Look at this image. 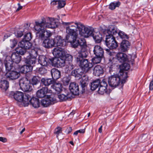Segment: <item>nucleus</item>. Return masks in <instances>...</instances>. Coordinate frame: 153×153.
<instances>
[{
  "mask_svg": "<svg viewBox=\"0 0 153 153\" xmlns=\"http://www.w3.org/2000/svg\"><path fill=\"white\" fill-rule=\"evenodd\" d=\"M66 26L65 29L67 34L66 36V39L68 42H70L72 47L76 48L80 47L81 43L86 44V41L84 38H79L78 37L77 29L79 30V34L83 37H87L89 34L87 33L91 32V31L88 29L87 27L80 23L72 22H64L63 23Z\"/></svg>",
  "mask_w": 153,
  "mask_h": 153,
  "instance_id": "1",
  "label": "nucleus"
},
{
  "mask_svg": "<svg viewBox=\"0 0 153 153\" xmlns=\"http://www.w3.org/2000/svg\"><path fill=\"white\" fill-rule=\"evenodd\" d=\"M80 45V47L76 48V50L78 52V54L76 56V61L83 72L86 73L91 70L93 65L88 59H83L84 58H86L88 54L87 44H84L83 42L81 43Z\"/></svg>",
  "mask_w": 153,
  "mask_h": 153,
  "instance_id": "2",
  "label": "nucleus"
},
{
  "mask_svg": "<svg viewBox=\"0 0 153 153\" xmlns=\"http://www.w3.org/2000/svg\"><path fill=\"white\" fill-rule=\"evenodd\" d=\"M117 33V31L113 28H111L107 30L105 43L107 46L109 48L115 49L118 46V43L114 36Z\"/></svg>",
  "mask_w": 153,
  "mask_h": 153,
  "instance_id": "3",
  "label": "nucleus"
},
{
  "mask_svg": "<svg viewBox=\"0 0 153 153\" xmlns=\"http://www.w3.org/2000/svg\"><path fill=\"white\" fill-rule=\"evenodd\" d=\"M36 25L34 28L37 32L36 33L37 36L39 39L43 40L46 38L50 37L52 35V33L49 30L45 31V27L44 25L43 22H35Z\"/></svg>",
  "mask_w": 153,
  "mask_h": 153,
  "instance_id": "4",
  "label": "nucleus"
},
{
  "mask_svg": "<svg viewBox=\"0 0 153 153\" xmlns=\"http://www.w3.org/2000/svg\"><path fill=\"white\" fill-rule=\"evenodd\" d=\"M13 95V97L16 101L22 102L24 106H28V98H30V96L27 94H25L24 95V93L21 92L17 91L15 93L13 92H11L10 95Z\"/></svg>",
  "mask_w": 153,
  "mask_h": 153,
  "instance_id": "5",
  "label": "nucleus"
},
{
  "mask_svg": "<svg viewBox=\"0 0 153 153\" xmlns=\"http://www.w3.org/2000/svg\"><path fill=\"white\" fill-rule=\"evenodd\" d=\"M19 85L21 89L24 91H31L33 90L30 81L26 78H23L20 79Z\"/></svg>",
  "mask_w": 153,
  "mask_h": 153,
  "instance_id": "6",
  "label": "nucleus"
},
{
  "mask_svg": "<svg viewBox=\"0 0 153 153\" xmlns=\"http://www.w3.org/2000/svg\"><path fill=\"white\" fill-rule=\"evenodd\" d=\"M120 78L117 74L111 75L108 78V84L111 87H116L120 84Z\"/></svg>",
  "mask_w": 153,
  "mask_h": 153,
  "instance_id": "7",
  "label": "nucleus"
},
{
  "mask_svg": "<svg viewBox=\"0 0 153 153\" xmlns=\"http://www.w3.org/2000/svg\"><path fill=\"white\" fill-rule=\"evenodd\" d=\"M43 22L44 27L48 28H55L57 27V25L53 18H48L47 20L44 18L42 19V21L41 22Z\"/></svg>",
  "mask_w": 153,
  "mask_h": 153,
  "instance_id": "8",
  "label": "nucleus"
},
{
  "mask_svg": "<svg viewBox=\"0 0 153 153\" xmlns=\"http://www.w3.org/2000/svg\"><path fill=\"white\" fill-rule=\"evenodd\" d=\"M88 29L91 31V32L87 33L89 34L88 36L87 37H84L87 38L89 36H92L93 37L94 39L95 40V42L97 43H99L101 42L102 39V35L100 34L99 32H97V33L94 32V31L93 29L90 27H88Z\"/></svg>",
  "mask_w": 153,
  "mask_h": 153,
  "instance_id": "9",
  "label": "nucleus"
},
{
  "mask_svg": "<svg viewBox=\"0 0 153 153\" xmlns=\"http://www.w3.org/2000/svg\"><path fill=\"white\" fill-rule=\"evenodd\" d=\"M52 92V91L51 90H49L47 87H43L37 91L36 96L38 98H42L46 96L50 95Z\"/></svg>",
  "mask_w": 153,
  "mask_h": 153,
  "instance_id": "10",
  "label": "nucleus"
},
{
  "mask_svg": "<svg viewBox=\"0 0 153 153\" xmlns=\"http://www.w3.org/2000/svg\"><path fill=\"white\" fill-rule=\"evenodd\" d=\"M108 84L106 81L103 79L101 81L100 80V84L99 86L98 93L101 94H103L107 92Z\"/></svg>",
  "mask_w": 153,
  "mask_h": 153,
  "instance_id": "11",
  "label": "nucleus"
},
{
  "mask_svg": "<svg viewBox=\"0 0 153 153\" xmlns=\"http://www.w3.org/2000/svg\"><path fill=\"white\" fill-rule=\"evenodd\" d=\"M57 101L55 97H51L41 101L42 105L44 107H47L49 105L56 102Z\"/></svg>",
  "mask_w": 153,
  "mask_h": 153,
  "instance_id": "12",
  "label": "nucleus"
},
{
  "mask_svg": "<svg viewBox=\"0 0 153 153\" xmlns=\"http://www.w3.org/2000/svg\"><path fill=\"white\" fill-rule=\"evenodd\" d=\"M52 53L54 56L57 57H62L65 55L64 50L60 47L54 48L53 50Z\"/></svg>",
  "mask_w": 153,
  "mask_h": 153,
  "instance_id": "13",
  "label": "nucleus"
},
{
  "mask_svg": "<svg viewBox=\"0 0 153 153\" xmlns=\"http://www.w3.org/2000/svg\"><path fill=\"white\" fill-rule=\"evenodd\" d=\"M20 75L18 72L15 71H9L5 74L7 78L9 80L16 79L18 78Z\"/></svg>",
  "mask_w": 153,
  "mask_h": 153,
  "instance_id": "14",
  "label": "nucleus"
},
{
  "mask_svg": "<svg viewBox=\"0 0 153 153\" xmlns=\"http://www.w3.org/2000/svg\"><path fill=\"white\" fill-rule=\"evenodd\" d=\"M69 89L72 93L74 95H78L79 89L78 85L74 82L71 83L69 86Z\"/></svg>",
  "mask_w": 153,
  "mask_h": 153,
  "instance_id": "15",
  "label": "nucleus"
},
{
  "mask_svg": "<svg viewBox=\"0 0 153 153\" xmlns=\"http://www.w3.org/2000/svg\"><path fill=\"white\" fill-rule=\"evenodd\" d=\"M24 58L25 59V62L28 67L31 66L32 70L33 67L36 63V59L27 56Z\"/></svg>",
  "mask_w": 153,
  "mask_h": 153,
  "instance_id": "16",
  "label": "nucleus"
},
{
  "mask_svg": "<svg viewBox=\"0 0 153 153\" xmlns=\"http://www.w3.org/2000/svg\"><path fill=\"white\" fill-rule=\"evenodd\" d=\"M38 62L39 64L43 66H47L50 63V59L44 55H40L39 56Z\"/></svg>",
  "mask_w": 153,
  "mask_h": 153,
  "instance_id": "17",
  "label": "nucleus"
},
{
  "mask_svg": "<svg viewBox=\"0 0 153 153\" xmlns=\"http://www.w3.org/2000/svg\"><path fill=\"white\" fill-rule=\"evenodd\" d=\"M93 51L94 54L96 56L104 57V51L103 49L100 46H95L94 48Z\"/></svg>",
  "mask_w": 153,
  "mask_h": 153,
  "instance_id": "18",
  "label": "nucleus"
},
{
  "mask_svg": "<svg viewBox=\"0 0 153 153\" xmlns=\"http://www.w3.org/2000/svg\"><path fill=\"white\" fill-rule=\"evenodd\" d=\"M104 72L103 67L100 65H97L95 66L93 69V74L96 76H99L102 74Z\"/></svg>",
  "mask_w": 153,
  "mask_h": 153,
  "instance_id": "19",
  "label": "nucleus"
},
{
  "mask_svg": "<svg viewBox=\"0 0 153 153\" xmlns=\"http://www.w3.org/2000/svg\"><path fill=\"white\" fill-rule=\"evenodd\" d=\"M28 101L29 102H28V105L30 103L35 108H37L39 107V100L38 98L34 97L31 98L30 96V98H28Z\"/></svg>",
  "mask_w": 153,
  "mask_h": 153,
  "instance_id": "20",
  "label": "nucleus"
},
{
  "mask_svg": "<svg viewBox=\"0 0 153 153\" xmlns=\"http://www.w3.org/2000/svg\"><path fill=\"white\" fill-rule=\"evenodd\" d=\"M116 56L118 60L121 63L125 62L128 60L127 56L124 53L119 52L117 54Z\"/></svg>",
  "mask_w": 153,
  "mask_h": 153,
  "instance_id": "21",
  "label": "nucleus"
},
{
  "mask_svg": "<svg viewBox=\"0 0 153 153\" xmlns=\"http://www.w3.org/2000/svg\"><path fill=\"white\" fill-rule=\"evenodd\" d=\"M16 69L19 70L20 72L22 73H26L32 70L31 66L28 67L26 64L21 66L19 65V67Z\"/></svg>",
  "mask_w": 153,
  "mask_h": 153,
  "instance_id": "22",
  "label": "nucleus"
},
{
  "mask_svg": "<svg viewBox=\"0 0 153 153\" xmlns=\"http://www.w3.org/2000/svg\"><path fill=\"white\" fill-rule=\"evenodd\" d=\"M19 46L23 47L26 49L29 50L32 46V44L29 41H25L22 40L19 43Z\"/></svg>",
  "mask_w": 153,
  "mask_h": 153,
  "instance_id": "23",
  "label": "nucleus"
},
{
  "mask_svg": "<svg viewBox=\"0 0 153 153\" xmlns=\"http://www.w3.org/2000/svg\"><path fill=\"white\" fill-rule=\"evenodd\" d=\"M51 74L52 79L54 80L59 79L61 75L60 71L56 68H53L51 70Z\"/></svg>",
  "mask_w": 153,
  "mask_h": 153,
  "instance_id": "24",
  "label": "nucleus"
},
{
  "mask_svg": "<svg viewBox=\"0 0 153 153\" xmlns=\"http://www.w3.org/2000/svg\"><path fill=\"white\" fill-rule=\"evenodd\" d=\"M130 46L129 42L127 40H123L120 45L121 50L123 52L127 51Z\"/></svg>",
  "mask_w": 153,
  "mask_h": 153,
  "instance_id": "25",
  "label": "nucleus"
},
{
  "mask_svg": "<svg viewBox=\"0 0 153 153\" xmlns=\"http://www.w3.org/2000/svg\"><path fill=\"white\" fill-rule=\"evenodd\" d=\"M51 87L55 90L57 93H59L62 90V85L59 82H54L53 85L51 86Z\"/></svg>",
  "mask_w": 153,
  "mask_h": 153,
  "instance_id": "26",
  "label": "nucleus"
},
{
  "mask_svg": "<svg viewBox=\"0 0 153 153\" xmlns=\"http://www.w3.org/2000/svg\"><path fill=\"white\" fill-rule=\"evenodd\" d=\"M41 82L42 84L45 86H48L53 83L54 81L51 78L45 77L41 79Z\"/></svg>",
  "mask_w": 153,
  "mask_h": 153,
  "instance_id": "27",
  "label": "nucleus"
},
{
  "mask_svg": "<svg viewBox=\"0 0 153 153\" xmlns=\"http://www.w3.org/2000/svg\"><path fill=\"white\" fill-rule=\"evenodd\" d=\"M16 51L19 54L24 55L25 57L28 55L29 52L25 48L19 46V48H16Z\"/></svg>",
  "mask_w": 153,
  "mask_h": 153,
  "instance_id": "28",
  "label": "nucleus"
},
{
  "mask_svg": "<svg viewBox=\"0 0 153 153\" xmlns=\"http://www.w3.org/2000/svg\"><path fill=\"white\" fill-rule=\"evenodd\" d=\"M9 87L8 82L5 80H1L0 82V88L3 92H5Z\"/></svg>",
  "mask_w": 153,
  "mask_h": 153,
  "instance_id": "29",
  "label": "nucleus"
},
{
  "mask_svg": "<svg viewBox=\"0 0 153 153\" xmlns=\"http://www.w3.org/2000/svg\"><path fill=\"white\" fill-rule=\"evenodd\" d=\"M12 61L13 63H15L16 64L19 63L21 60L20 56L19 55H17L15 53H13L11 56Z\"/></svg>",
  "mask_w": 153,
  "mask_h": 153,
  "instance_id": "30",
  "label": "nucleus"
},
{
  "mask_svg": "<svg viewBox=\"0 0 153 153\" xmlns=\"http://www.w3.org/2000/svg\"><path fill=\"white\" fill-rule=\"evenodd\" d=\"M29 27V25L28 24H26L24 26V29L23 31L18 30L17 32L16 33V36L17 37H21L23 35V32L26 33L28 31Z\"/></svg>",
  "mask_w": 153,
  "mask_h": 153,
  "instance_id": "31",
  "label": "nucleus"
},
{
  "mask_svg": "<svg viewBox=\"0 0 153 153\" xmlns=\"http://www.w3.org/2000/svg\"><path fill=\"white\" fill-rule=\"evenodd\" d=\"M83 71L81 68H79L71 72V74L73 76H74L75 77H80L82 76Z\"/></svg>",
  "mask_w": 153,
  "mask_h": 153,
  "instance_id": "32",
  "label": "nucleus"
},
{
  "mask_svg": "<svg viewBox=\"0 0 153 153\" xmlns=\"http://www.w3.org/2000/svg\"><path fill=\"white\" fill-rule=\"evenodd\" d=\"M56 46H63L65 45L64 44V40L61 36H57L56 37Z\"/></svg>",
  "mask_w": 153,
  "mask_h": 153,
  "instance_id": "33",
  "label": "nucleus"
},
{
  "mask_svg": "<svg viewBox=\"0 0 153 153\" xmlns=\"http://www.w3.org/2000/svg\"><path fill=\"white\" fill-rule=\"evenodd\" d=\"M38 49L36 48H34L31 49L30 51L29 50L28 56L36 58L38 55Z\"/></svg>",
  "mask_w": 153,
  "mask_h": 153,
  "instance_id": "34",
  "label": "nucleus"
},
{
  "mask_svg": "<svg viewBox=\"0 0 153 153\" xmlns=\"http://www.w3.org/2000/svg\"><path fill=\"white\" fill-rule=\"evenodd\" d=\"M100 79H97L91 83V89L92 91L95 90L98 87L100 84Z\"/></svg>",
  "mask_w": 153,
  "mask_h": 153,
  "instance_id": "35",
  "label": "nucleus"
},
{
  "mask_svg": "<svg viewBox=\"0 0 153 153\" xmlns=\"http://www.w3.org/2000/svg\"><path fill=\"white\" fill-rule=\"evenodd\" d=\"M13 62L10 60H6L4 64L6 71H10L13 68Z\"/></svg>",
  "mask_w": 153,
  "mask_h": 153,
  "instance_id": "36",
  "label": "nucleus"
},
{
  "mask_svg": "<svg viewBox=\"0 0 153 153\" xmlns=\"http://www.w3.org/2000/svg\"><path fill=\"white\" fill-rule=\"evenodd\" d=\"M40 81V78L37 76H33L30 82L33 85H36L38 84Z\"/></svg>",
  "mask_w": 153,
  "mask_h": 153,
  "instance_id": "37",
  "label": "nucleus"
},
{
  "mask_svg": "<svg viewBox=\"0 0 153 153\" xmlns=\"http://www.w3.org/2000/svg\"><path fill=\"white\" fill-rule=\"evenodd\" d=\"M57 97L61 102L65 101L70 98L69 94H62L58 95Z\"/></svg>",
  "mask_w": 153,
  "mask_h": 153,
  "instance_id": "38",
  "label": "nucleus"
},
{
  "mask_svg": "<svg viewBox=\"0 0 153 153\" xmlns=\"http://www.w3.org/2000/svg\"><path fill=\"white\" fill-rule=\"evenodd\" d=\"M102 56H96L93 58L91 59L92 62L94 64L99 63L101 62L102 59L103 57Z\"/></svg>",
  "mask_w": 153,
  "mask_h": 153,
  "instance_id": "39",
  "label": "nucleus"
},
{
  "mask_svg": "<svg viewBox=\"0 0 153 153\" xmlns=\"http://www.w3.org/2000/svg\"><path fill=\"white\" fill-rule=\"evenodd\" d=\"M120 5V2L119 1L111 3L109 5V8L111 10L114 9L116 7H118Z\"/></svg>",
  "mask_w": 153,
  "mask_h": 153,
  "instance_id": "40",
  "label": "nucleus"
},
{
  "mask_svg": "<svg viewBox=\"0 0 153 153\" xmlns=\"http://www.w3.org/2000/svg\"><path fill=\"white\" fill-rule=\"evenodd\" d=\"M130 65L129 64L127 63H125L122 64L120 67V72L122 74L123 71H126L129 69Z\"/></svg>",
  "mask_w": 153,
  "mask_h": 153,
  "instance_id": "41",
  "label": "nucleus"
},
{
  "mask_svg": "<svg viewBox=\"0 0 153 153\" xmlns=\"http://www.w3.org/2000/svg\"><path fill=\"white\" fill-rule=\"evenodd\" d=\"M118 35L123 40H127L128 39V36L123 31H120L118 33Z\"/></svg>",
  "mask_w": 153,
  "mask_h": 153,
  "instance_id": "42",
  "label": "nucleus"
},
{
  "mask_svg": "<svg viewBox=\"0 0 153 153\" xmlns=\"http://www.w3.org/2000/svg\"><path fill=\"white\" fill-rule=\"evenodd\" d=\"M58 60L59 58L56 57L50 59V63H51L53 66L57 67Z\"/></svg>",
  "mask_w": 153,
  "mask_h": 153,
  "instance_id": "43",
  "label": "nucleus"
},
{
  "mask_svg": "<svg viewBox=\"0 0 153 153\" xmlns=\"http://www.w3.org/2000/svg\"><path fill=\"white\" fill-rule=\"evenodd\" d=\"M87 81L86 80L82 79L80 82L81 87L82 88V93L85 92V87L87 85Z\"/></svg>",
  "mask_w": 153,
  "mask_h": 153,
  "instance_id": "44",
  "label": "nucleus"
},
{
  "mask_svg": "<svg viewBox=\"0 0 153 153\" xmlns=\"http://www.w3.org/2000/svg\"><path fill=\"white\" fill-rule=\"evenodd\" d=\"M65 61L64 59L59 58L58 65L57 67H64L65 65Z\"/></svg>",
  "mask_w": 153,
  "mask_h": 153,
  "instance_id": "45",
  "label": "nucleus"
},
{
  "mask_svg": "<svg viewBox=\"0 0 153 153\" xmlns=\"http://www.w3.org/2000/svg\"><path fill=\"white\" fill-rule=\"evenodd\" d=\"M65 59H64L66 63L68 62H72L73 60V57L72 56L69 54H65Z\"/></svg>",
  "mask_w": 153,
  "mask_h": 153,
  "instance_id": "46",
  "label": "nucleus"
},
{
  "mask_svg": "<svg viewBox=\"0 0 153 153\" xmlns=\"http://www.w3.org/2000/svg\"><path fill=\"white\" fill-rule=\"evenodd\" d=\"M27 33L25 34L24 38L23 40L25 41H30L32 38V35L31 33L28 32V31Z\"/></svg>",
  "mask_w": 153,
  "mask_h": 153,
  "instance_id": "47",
  "label": "nucleus"
},
{
  "mask_svg": "<svg viewBox=\"0 0 153 153\" xmlns=\"http://www.w3.org/2000/svg\"><path fill=\"white\" fill-rule=\"evenodd\" d=\"M44 40L42 43L43 46L46 48H48L51 47L49 42V39H45Z\"/></svg>",
  "mask_w": 153,
  "mask_h": 153,
  "instance_id": "48",
  "label": "nucleus"
},
{
  "mask_svg": "<svg viewBox=\"0 0 153 153\" xmlns=\"http://www.w3.org/2000/svg\"><path fill=\"white\" fill-rule=\"evenodd\" d=\"M58 7L60 8L63 7H64L66 4V2L65 0H57Z\"/></svg>",
  "mask_w": 153,
  "mask_h": 153,
  "instance_id": "49",
  "label": "nucleus"
},
{
  "mask_svg": "<svg viewBox=\"0 0 153 153\" xmlns=\"http://www.w3.org/2000/svg\"><path fill=\"white\" fill-rule=\"evenodd\" d=\"M70 79V77L69 76L64 77L62 80L64 84L65 85H67L69 82Z\"/></svg>",
  "mask_w": 153,
  "mask_h": 153,
  "instance_id": "50",
  "label": "nucleus"
},
{
  "mask_svg": "<svg viewBox=\"0 0 153 153\" xmlns=\"http://www.w3.org/2000/svg\"><path fill=\"white\" fill-rule=\"evenodd\" d=\"M68 70L71 71L73 69L74 67V65L73 64L72 62H68V63H65V65Z\"/></svg>",
  "mask_w": 153,
  "mask_h": 153,
  "instance_id": "51",
  "label": "nucleus"
},
{
  "mask_svg": "<svg viewBox=\"0 0 153 153\" xmlns=\"http://www.w3.org/2000/svg\"><path fill=\"white\" fill-rule=\"evenodd\" d=\"M120 75L122 76L123 78H124V79H123L121 81V84L123 85L126 82L125 79H126L128 77L127 72H123L122 74H120Z\"/></svg>",
  "mask_w": 153,
  "mask_h": 153,
  "instance_id": "52",
  "label": "nucleus"
},
{
  "mask_svg": "<svg viewBox=\"0 0 153 153\" xmlns=\"http://www.w3.org/2000/svg\"><path fill=\"white\" fill-rule=\"evenodd\" d=\"M38 72L41 74H44L47 72V70L44 67L39 68L37 70Z\"/></svg>",
  "mask_w": 153,
  "mask_h": 153,
  "instance_id": "53",
  "label": "nucleus"
},
{
  "mask_svg": "<svg viewBox=\"0 0 153 153\" xmlns=\"http://www.w3.org/2000/svg\"><path fill=\"white\" fill-rule=\"evenodd\" d=\"M115 54V53L114 52H112L111 51L108 53V54L110 56H112V58L111 57V58H110L109 59V62H111V63L112 64H114V57H113V56Z\"/></svg>",
  "mask_w": 153,
  "mask_h": 153,
  "instance_id": "54",
  "label": "nucleus"
},
{
  "mask_svg": "<svg viewBox=\"0 0 153 153\" xmlns=\"http://www.w3.org/2000/svg\"><path fill=\"white\" fill-rule=\"evenodd\" d=\"M62 132V128L60 127H58L55 130L54 133L57 134L56 137H58L59 134Z\"/></svg>",
  "mask_w": 153,
  "mask_h": 153,
  "instance_id": "55",
  "label": "nucleus"
},
{
  "mask_svg": "<svg viewBox=\"0 0 153 153\" xmlns=\"http://www.w3.org/2000/svg\"><path fill=\"white\" fill-rule=\"evenodd\" d=\"M56 38L53 39H49V42L51 47L56 45Z\"/></svg>",
  "mask_w": 153,
  "mask_h": 153,
  "instance_id": "56",
  "label": "nucleus"
},
{
  "mask_svg": "<svg viewBox=\"0 0 153 153\" xmlns=\"http://www.w3.org/2000/svg\"><path fill=\"white\" fill-rule=\"evenodd\" d=\"M12 45L11 46V47L12 48H13L17 44V42L16 40L15 39L12 40Z\"/></svg>",
  "mask_w": 153,
  "mask_h": 153,
  "instance_id": "57",
  "label": "nucleus"
},
{
  "mask_svg": "<svg viewBox=\"0 0 153 153\" xmlns=\"http://www.w3.org/2000/svg\"><path fill=\"white\" fill-rule=\"evenodd\" d=\"M72 131V128L71 127L67 128L65 130V132L67 133L68 134H70Z\"/></svg>",
  "mask_w": 153,
  "mask_h": 153,
  "instance_id": "58",
  "label": "nucleus"
},
{
  "mask_svg": "<svg viewBox=\"0 0 153 153\" xmlns=\"http://www.w3.org/2000/svg\"><path fill=\"white\" fill-rule=\"evenodd\" d=\"M149 88L150 90L153 89V80L150 82Z\"/></svg>",
  "mask_w": 153,
  "mask_h": 153,
  "instance_id": "59",
  "label": "nucleus"
},
{
  "mask_svg": "<svg viewBox=\"0 0 153 153\" xmlns=\"http://www.w3.org/2000/svg\"><path fill=\"white\" fill-rule=\"evenodd\" d=\"M0 141L4 143L7 141V140L5 138L0 137Z\"/></svg>",
  "mask_w": 153,
  "mask_h": 153,
  "instance_id": "60",
  "label": "nucleus"
},
{
  "mask_svg": "<svg viewBox=\"0 0 153 153\" xmlns=\"http://www.w3.org/2000/svg\"><path fill=\"white\" fill-rule=\"evenodd\" d=\"M18 5L19 7L16 10V11H19L20 10H21L22 8V7L20 5V4L19 3L18 4Z\"/></svg>",
  "mask_w": 153,
  "mask_h": 153,
  "instance_id": "61",
  "label": "nucleus"
},
{
  "mask_svg": "<svg viewBox=\"0 0 153 153\" xmlns=\"http://www.w3.org/2000/svg\"><path fill=\"white\" fill-rule=\"evenodd\" d=\"M57 2V0H54L51 1V5H55L56 4V3Z\"/></svg>",
  "mask_w": 153,
  "mask_h": 153,
  "instance_id": "62",
  "label": "nucleus"
},
{
  "mask_svg": "<svg viewBox=\"0 0 153 153\" xmlns=\"http://www.w3.org/2000/svg\"><path fill=\"white\" fill-rule=\"evenodd\" d=\"M78 133H84L85 132V129H80L78 130H77Z\"/></svg>",
  "mask_w": 153,
  "mask_h": 153,
  "instance_id": "63",
  "label": "nucleus"
},
{
  "mask_svg": "<svg viewBox=\"0 0 153 153\" xmlns=\"http://www.w3.org/2000/svg\"><path fill=\"white\" fill-rule=\"evenodd\" d=\"M10 35L9 34H5L4 36V39H6L7 38H8V37L10 36Z\"/></svg>",
  "mask_w": 153,
  "mask_h": 153,
  "instance_id": "64",
  "label": "nucleus"
}]
</instances>
